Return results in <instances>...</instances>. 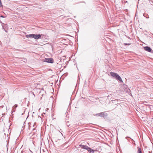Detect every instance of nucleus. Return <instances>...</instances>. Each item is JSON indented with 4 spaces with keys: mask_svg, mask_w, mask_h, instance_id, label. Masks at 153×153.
Masks as SVG:
<instances>
[{
    "mask_svg": "<svg viewBox=\"0 0 153 153\" xmlns=\"http://www.w3.org/2000/svg\"><path fill=\"white\" fill-rule=\"evenodd\" d=\"M17 106V105H15L13 107V108H16Z\"/></svg>",
    "mask_w": 153,
    "mask_h": 153,
    "instance_id": "9d476101",
    "label": "nucleus"
},
{
    "mask_svg": "<svg viewBox=\"0 0 153 153\" xmlns=\"http://www.w3.org/2000/svg\"><path fill=\"white\" fill-rule=\"evenodd\" d=\"M130 45V44H128V43L125 44V45Z\"/></svg>",
    "mask_w": 153,
    "mask_h": 153,
    "instance_id": "f8f14e48",
    "label": "nucleus"
},
{
    "mask_svg": "<svg viewBox=\"0 0 153 153\" xmlns=\"http://www.w3.org/2000/svg\"><path fill=\"white\" fill-rule=\"evenodd\" d=\"M44 61L51 63H53V59L51 58L45 59Z\"/></svg>",
    "mask_w": 153,
    "mask_h": 153,
    "instance_id": "20e7f679",
    "label": "nucleus"
},
{
    "mask_svg": "<svg viewBox=\"0 0 153 153\" xmlns=\"http://www.w3.org/2000/svg\"><path fill=\"white\" fill-rule=\"evenodd\" d=\"M143 16H144V17H146V18L148 19V18H149V16H147V17H146V16H145V14H143ZM147 16H148V15H147Z\"/></svg>",
    "mask_w": 153,
    "mask_h": 153,
    "instance_id": "6e6552de",
    "label": "nucleus"
},
{
    "mask_svg": "<svg viewBox=\"0 0 153 153\" xmlns=\"http://www.w3.org/2000/svg\"><path fill=\"white\" fill-rule=\"evenodd\" d=\"M79 146L81 147L82 148L84 149H87L88 148V147L86 146L83 145L82 144L79 145Z\"/></svg>",
    "mask_w": 153,
    "mask_h": 153,
    "instance_id": "423d86ee",
    "label": "nucleus"
},
{
    "mask_svg": "<svg viewBox=\"0 0 153 153\" xmlns=\"http://www.w3.org/2000/svg\"><path fill=\"white\" fill-rule=\"evenodd\" d=\"M144 49L148 52H152V49L148 46H146L144 47Z\"/></svg>",
    "mask_w": 153,
    "mask_h": 153,
    "instance_id": "7ed1b4c3",
    "label": "nucleus"
},
{
    "mask_svg": "<svg viewBox=\"0 0 153 153\" xmlns=\"http://www.w3.org/2000/svg\"><path fill=\"white\" fill-rule=\"evenodd\" d=\"M143 16H144V17H146V18L148 19V18H149V16H147V17H146V16H145V14H143ZM147 16H148V15H147Z\"/></svg>",
    "mask_w": 153,
    "mask_h": 153,
    "instance_id": "1a4fd4ad",
    "label": "nucleus"
},
{
    "mask_svg": "<svg viewBox=\"0 0 153 153\" xmlns=\"http://www.w3.org/2000/svg\"><path fill=\"white\" fill-rule=\"evenodd\" d=\"M1 17H4L3 16H1Z\"/></svg>",
    "mask_w": 153,
    "mask_h": 153,
    "instance_id": "ddd939ff",
    "label": "nucleus"
},
{
    "mask_svg": "<svg viewBox=\"0 0 153 153\" xmlns=\"http://www.w3.org/2000/svg\"><path fill=\"white\" fill-rule=\"evenodd\" d=\"M137 149L138 150L137 151V153H142L141 148L139 147H138Z\"/></svg>",
    "mask_w": 153,
    "mask_h": 153,
    "instance_id": "0eeeda50",
    "label": "nucleus"
},
{
    "mask_svg": "<svg viewBox=\"0 0 153 153\" xmlns=\"http://www.w3.org/2000/svg\"><path fill=\"white\" fill-rule=\"evenodd\" d=\"M111 104H113V105H116L118 103V100H112L110 102Z\"/></svg>",
    "mask_w": 153,
    "mask_h": 153,
    "instance_id": "39448f33",
    "label": "nucleus"
},
{
    "mask_svg": "<svg viewBox=\"0 0 153 153\" xmlns=\"http://www.w3.org/2000/svg\"><path fill=\"white\" fill-rule=\"evenodd\" d=\"M0 5L2 6V4L1 0H0Z\"/></svg>",
    "mask_w": 153,
    "mask_h": 153,
    "instance_id": "9b49d317",
    "label": "nucleus"
},
{
    "mask_svg": "<svg viewBox=\"0 0 153 153\" xmlns=\"http://www.w3.org/2000/svg\"><path fill=\"white\" fill-rule=\"evenodd\" d=\"M110 74L111 75L114 77L116 78L120 81L123 82V81L121 78L117 73L111 72H110Z\"/></svg>",
    "mask_w": 153,
    "mask_h": 153,
    "instance_id": "f03ea898",
    "label": "nucleus"
},
{
    "mask_svg": "<svg viewBox=\"0 0 153 153\" xmlns=\"http://www.w3.org/2000/svg\"><path fill=\"white\" fill-rule=\"evenodd\" d=\"M26 37L27 38H33L35 39H38L41 37V36L40 34H31L26 35Z\"/></svg>",
    "mask_w": 153,
    "mask_h": 153,
    "instance_id": "f257e3e1",
    "label": "nucleus"
}]
</instances>
